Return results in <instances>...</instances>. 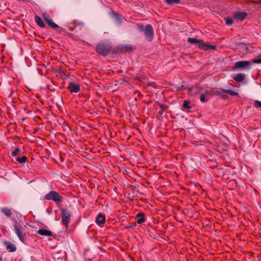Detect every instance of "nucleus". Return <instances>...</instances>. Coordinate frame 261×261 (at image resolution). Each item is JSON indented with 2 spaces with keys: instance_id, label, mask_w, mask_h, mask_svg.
<instances>
[{
  "instance_id": "13",
  "label": "nucleus",
  "mask_w": 261,
  "mask_h": 261,
  "mask_svg": "<svg viewBox=\"0 0 261 261\" xmlns=\"http://www.w3.org/2000/svg\"><path fill=\"white\" fill-rule=\"evenodd\" d=\"M37 233L40 235L43 236L49 237V236H53V233L51 231L47 230V229H39L37 231Z\"/></svg>"
},
{
  "instance_id": "5",
  "label": "nucleus",
  "mask_w": 261,
  "mask_h": 261,
  "mask_svg": "<svg viewBox=\"0 0 261 261\" xmlns=\"http://www.w3.org/2000/svg\"><path fill=\"white\" fill-rule=\"evenodd\" d=\"M222 93H225L231 96H238L239 95V93L237 92L231 90H225L223 89H222L221 90L213 91L212 95L215 96H220L223 98H226V95L222 94Z\"/></svg>"
},
{
  "instance_id": "6",
  "label": "nucleus",
  "mask_w": 261,
  "mask_h": 261,
  "mask_svg": "<svg viewBox=\"0 0 261 261\" xmlns=\"http://www.w3.org/2000/svg\"><path fill=\"white\" fill-rule=\"evenodd\" d=\"M143 32L147 40L151 42L154 37V31L152 26L150 24L146 25Z\"/></svg>"
},
{
  "instance_id": "17",
  "label": "nucleus",
  "mask_w": 261,
  "mask_h": 261,
  "mask_svg": "<svg viewBox=\"0 0 261 261\" xmlns=\"http://www.w3.org/2000/svg\"><path fill=\"white\" fill-rule=\"evenodd\" d=\"M35 21L36 23L41 28H44L45 27L44 23L42 20L41 18L38 16H35Z\"/></svg>"
},
{
  "instance_id": "25",
  "label": "nucleus",
  "mask_w": 261,
  "mask_h": 261,
  "mask_svg": "<svg viewBox=\"0 0 261 261\" xmlns=\"http://www.w3.org/2000/svg\"><path fill=\"white\" fill-rule=\"evenodd\" d=\"M225 23L227 25H231L233 24V20L231 18H225Z\"/></svg>"
},
{
  "instance_id": "33",
  "label": "nucleus",
  "mask_w": 261,
  "mask_h": 261,
  "mask_svg": "<svg viewBox=\"0 0 261 261\" xmlns=\"http://www.w3.org/2000/svg\"><path fill=\"white\" fill-rule=\"evenodd\" d=\"M137 80H139L140 81H141V80H140V77H137Z\"/></svg>"
},
{
  "instance_id": "9",
  "label": "nucleus",
  "mask_w": 261,
  "mask_h": 261,
  "mask_svg": "<svg viewBox=\"0 0 261 261\" xmlns=\"http://www.w3.org/2000/svg\"><path fill=\"white\" fill-rule=\"evenodd\" d=\"M251 65V62L247 61H241L235 63V67L241 69H249Z\"/></svg>"
},
{
  "instance_id": "18",
  "label": "nucleus",
  "mask_w": 261,
  "mask_h": 261,
  "mask_svg": "<svg viewBox=\"0 0 261 261\" xmlns=\"http://www.w3.org/2000/svg\"><path fill=\"white\" fill-rule=\"evenodd\" d=\"M188 43H190L191 44H198V45L199 44L200 42H201V39H197L195 38H191V37H189L188 39Z\"/></svg>"
},
{
  "instance_id": "20",
  "label": "nucleus",
  "mask_w": 261,
  "mask_h": 261,
  "mask_svg": "<svg viewBox=\"0 0 261 261\" xmlns=\"http://www.w3.org/2000/svg\"><path fill=\"white\" fill-rule=\"evenodd\" d=\"M16 160L20 164H23L27 162L28 158L26 156L23 155L22 157L16 158Z\"/></svg>"
},
{
  "instance_id": "8",
  "label": "nucleus",
  "mask_w": 261,
  "mask_h": 261,
  "mask_svg": "<svg viewBox=\"0 0 261 261\" xmlns=\"http://www.w3.org/2000/svg\"><path fill=\"white\" fill-rule=\"evenodd\" d=\"M198 47L200 49L203 50H215L216 49V46L215 45L205 43L202 40H201V42H200Z\"/></svg>"
},
{
  "instance_id": "11",
  "label": "nucleus",
  "mask_w": 261,
  "mask_h": 261,
  "mask_svg": "<svg viewBox=\"0 0 261 261\" xmlns=\"http://www.w3.org/2000/svg\"><path fill=\"white\" fill-rule=\"evenodd\" d=\"M247 16V13L245 12H235L233 13V17L237 20H243Z\"/></svg>"
},
{
  "instance_id": "23",
  "label": "nucleus",
  "mask_w": 261,
  "mask_h": 261,
  "mask_svg": "<svg viewBox=\"0 0 261 261\" xmlns=\"http://www.w3.org/2000/svg\"><path fill=\"white\" fill-rule=\"evenodd\" d=\"M168 107L163 105H160V110L159 111V113L162 115L163 114L164 111H165L167 109Z\"/></svg>"
},
{
  "instance_id": "29",
  "label": "nucleus",
  "mask_w": 261,
  "mask_h": 261,
  "mask_svg": "<svg viewBox=\"0 0 261 261\" xmlns=\"http://www.w3.org/2000/svg\"><path fill=\"white\" fill-rule=\"evenodd\" d=\"M253 62L256 64H261V55L259 56V58L254 59Z\"/></svg>"
},
{
  "instance_id": "10",
  "label": "nucleus",
  "mask_w": 261,
  "mask_h": 261,
  "mask_svg": "<svg viewBox=\"0 0 261 261\" xmlns=\"http://www.w3.org/2000/svg\"><path fill=\"white\" fill-rule=\"evenodd\" d=\"M43 17L46 23L51 28L53 29L59 28V26L53 21L52 19L48 14L44 13L43 14Z\"/></svg>"
},
{
  "instance_id": "19",
  "label": "nucleus",
  "mask_w": 261,
  "mask_h": 261,
  "mask_svg": "<svg viewBox=\"0 0 261 261\" xmlns=\"http://www.w3.org/2000/svg\"><path fill=\"white\" fill-rule=\"evenodd\" d=\"M1 212L3 213L7 217H10L12 213L10 209H9L7 207H3L1 209Z\"/></svg>"
},
{
  "instance_id": "24",
  "label": "nucleus",
  "mask_w": 261,
  "mask_h": 261,
  "mask_svg": "<svg viewBox=\"0 0 261 261\" xmlns=\"http://www.w3.org/2000/svg\"><path fill=\"white\" fill-rule=\"evenodd\" d=\"M19 152H20V149L18 147H16L15 148L14 150L12 152L11 154L12 156H16Z\"/></svg>"
},
{
  "instance_id": "32",
  "label": "nucleus",
  "mask_w": 261,
  "mask_h": 261,
  "mask_svg": "<svg viewBox=\"0 0 261 261\" xmlns=\"http://www.w3.org/2000/svg\"><path fill=\"white\" fill-rule=\"evenodd\" d=\"M125 48H126L128 50H132V47L131 46H127L125 47Z\"/></svg>"
},
{
  "instance_id": "31",
  "label": "nucleus",
  "mask_w": 261,
  "mask_h": 261,
  "mask_svg": "<svg viewBox=\"0 0 261 261\" xmlns=\"http://www.w3.org/2000/svg\"><path fill=\"white\" fill-rule=\"evenodd\" d=\"M250 2L253 3L254 4H260V3H261V1H250Z\"/></svg>"
},
{
  "instance_id": "30",
  "label": "nucleus",
  "mask_w": 261,
  "mask_h": 261,
  "mask_svg": "<svg viewBox=\"0 0 261 261\" xmlns=\"http://www.w3.org/2000/svg\"><path fill=\"white\" fill-rule=\"evenodd\" d=\"M155 85H156V84L154 82H150L147 84V86H151V87H155Z\"/></svg>"
},
{
  "instance_id": "16",
  "label": "nucleus",
  "mask_w": 261,
  "mask_h": 261,
  "mask_svg": "<svg viewBox=\"0 0 261 261\" xmlns=\"http://www.w3.org/2000/svg\"><path fill=\"white\" fill-rule=\"evenodd\" d=\"M245 77L244 74L238 73L236 76L233 77V80L237 82H242Z\"/></svg>"
},
{
  "instance_id": "1",
  "label": "nucleus",
  "mask_w": 261,
  "mask_h": 261,
  "mask_svg": "<svg viewBox=\"0 0 261 261\" xmlns=\"http://www.w3.org/2000/svg\"><path fill=\"white\" fill-rule=\"evenodd\" d=\"M25 227L23 226L21 224L17 221H14V231L18 237L19 239L22 242L24 243L25 240Z\"/></svg>"
},
{
  "instance_id": "4",
  "label": "nucleus",
  "mask_w": 261,
  "mask_h": 261,
  "mask_svg": "<svg viewBox=\"0 0 261 261\" xmlns=\"http://www.w3.org/2000/svg\"><path fill=\"white\" fill-rule=\"evenodd\" d=\"M112 47L109 44L106 43H99L97 44L95 48V50L99 54L103 56H106L109 54L111 51Z\"/></svg>"
},
{
  "instance_id": "15",
  "label": "nucleus",
  "mask_w": 261,
  "mask_h": 261,
  "mask_svg": "<svg viewBox=\"0 0 261 261\" xmlns=\"http://www.w3.org/2000/svg\"><path fill=\"white\" fill-rule=\"evenodd\" d=\"M137 217L138 218V219L137 220V222L138 224H142L145 221V215L143 213H139L137 215Z\"/></svg>"
},
{
  "instance_id": "26",
  "label": "nucleus",
  "mask_w": 261,
  "mask_h": 261,
  "mask_svg": "<svg viewBox=\"0 0 261 261\" xmlns=\"http://www.w3.org/2000/svg\"><path fill=\"white\" fill-rule=\"evenodd\" d=\"M200 101L202 102H205L207 101V99L205 98V95L204 94H202L200 97Z\"/></svg>"
},
{
  "instance_id": "28",
  "label": "nucleus",
  "mask_w": 261,
  "mask_h": 261,
  "mask_svg": "<svg viewBox=\"0 0 261 261\" xmlns=\"http://www.w3.org/2000/svg\"><path fill=\"white\" fill-rule=\"evenodd\" d=\"M145 27L143 26L142 24H138L137 28L140 30V31H144Z\"/></svg>"
},
{
  "instance_id": "2",
  "label": "nucleus",
  "mask_w": 261,
  "mask_h": 261,
  "mask_svg": "<svg viewBox=\"0 0 261 261\" xmlns=\"http://www.w3.org/2000/svg\"><path fill=\"white\" fill-rule=\"evenodd\" d=\"M44 198L47 200H53L57 205L60 204L63 200V197L55 191H50L44 196Z\"/></svg>"
},
{
  "instance_id": "3",
  "label": "nucleus",
  "mask_w": 261,
  "mask_h": 261,
  "mask_svg": "<svg viewBox=\"0 0 261 261\" xmlns=\"http://www.w3.org/2000/svg\"><path fill=\"white\" fill-rule=\"evenodd\" d=\"M60 211L62 223L63 225L65 226L67 229L68 227V225L71 220V212L69 211L64 208H61Z\"/></svg>"
},
{
  "instance_id": "34",
  "label": "nucleus",
  "mask_w": 261,
  "mask_h": 261,
  "mask_svg": "<svg viewBox=\"0 0 261 261\" xmlns=\"http://www.w3.org/2000/svg\"><path fill=\"white\" fill-rule=\"evenodd\" d=\"M0 261H3V259H2V257H1V256H0Z\"/></svg>"
},
{
  "instance_id": "14",
  "label": "nucleus",
  "mask_w": 261,
  "mask_h": 261,
  "mask_svg": "<svg viewBox=\"0 0 261 261\" xmlns=\"http://www.w3.org/2000/svg\"><path fill=\"white\" fill-rule=\"evenodd\" d=\"M7 249L10 252H14L16 250V246L9 242H6L5 243Z\"/></svg>"
},
{
  "instance_id": "22",
  "label": "nucleus",
  "mask_w": 261,
  "mask_h": 261,
  "mask_svg": "<svg viewBox=\"0 0 261 261\" xmlns=\"http://www.w3.org/2000/svg\"><path fill=\"white\" fill-rule=\"evenodd\" d=\"M165 1L168 5H172L174 4H179L180 0H165Z\"/></svg>"
},
{
  "instance_id": "7",
  "label": "nucleus",
  "mask_w": 261,
  "mask_h": 261,
  "mask_svg": "<svg viewBox=\"0 0 261 261\" xmlns=\"http://www.w3.org/2000/svg\"><path fill=\"white\" fill-rule=\"evenodd\" d=\"M67 89L71 93H76L80 91L81 86L79 84L70 82L68 85Z\"/></svg>"
},
{
  "instance_id": "27",
  "label": "nucleus",
  "mask_w": 261,
  "mask_h": 261,
  "mask_svg": "<svg viewBox=\"0 0 261 261\" xmlns=\"http://www.w3.org/2000/svg\"><path fill=\"white\" fill-rule=\"evenodd\" d=\"M254 106L255 108H261V101H259L258 100H255L254 101Z\"/></svg>"
},
{
  "instance_id": "12",
  "label": "nucleus",
  "mask_w": 261,
  "mask_h": 261,
  "mask_svg": "<svg viewBox=\"0 0 261 261\" xmlns=\"http://www.w3.org/2000/svg\"><path fill=\"white\" fill-rule=\"evenodd\" d=\"M95 222L99 226L102 227L106 222L105 216L101 214H99L96 217Z\"/></svg>"
},
{
  "instance_id": "21",
  "label": "nucleus",
  "mask_w": 261,
  "mask_h": 261,
  "mask_svg": "<svg viewBox=\"0 0 261 261\" xmlns=\"http://www.w3.org/2000/svg\"><path fill=\"white\" fill-rule=\"evenodd\" d=\"M190 102L189 100H185L182 104L183 108L189 110L191 108V107L190 106Z\"/></svg>"
}]
</instances>
